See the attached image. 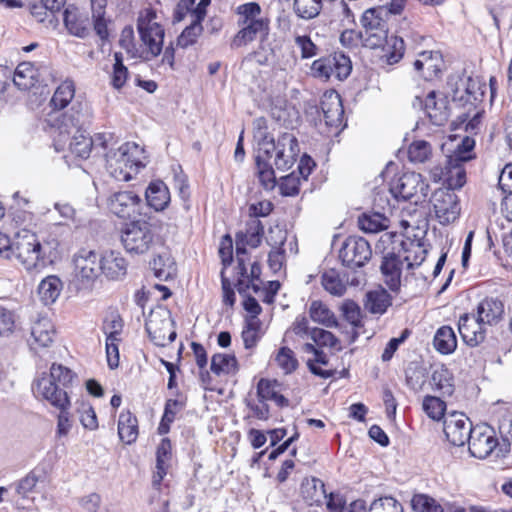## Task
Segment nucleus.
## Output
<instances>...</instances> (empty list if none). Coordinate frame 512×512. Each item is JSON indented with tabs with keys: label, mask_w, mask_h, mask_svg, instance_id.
<instances>
[{
	"label": "nucleus",
	"mask_w": 512,
	"mask_h": 512,
	"mask_svg": "<svg viewBox=\"0 0 512 512\" xmlns=\"http://www.w3.org/2000/svg\"><path fill=\"white\" fill-rule=\"evenodd\" d=\"M264 118L254 121V137L258 139V155L256 156L257 174L265 189L275 186L273 166L280 171L289 170L295 163L299 153L297 138L292 133L281 134L277 142L266 133Z\"/></svg>",
	"instance_id": "obj_1"
},
{
	"label": "nucleus",
	"mask_w": 512,
	"mask_h": 512,
	"mask_svg": "<svg viewBox=\"0 0 512 512\" xmlns=\"http://www.w3.org/2000/svg\"><path fill=\"white\" fill-rule=\"evenodd\" d=\"M74 373L61 364H52L49 374H43L33 386L34 394L42 397L52 406L60 410L57 418L56 436L58 438L68 435L72 424L69 409L71 406L67 389L74 379Z\"/></svg>",
	"instance_id": "obj_2"
},
{
	"label": "nucleus",
	"mask_w": 512,
	"mask_h": 512,
	"mask_svg": "<svg viewBox=\"0 0 512 512\" xmlns=\"http://www.w3.org/2000/svg\"><path fill=\"white\" fill-rule=\"evenodd\" d=\"M144 150L136 143L127 142L106 154V169L117 181L127 182L145 167Z\"/></svg>",
	"instance_id": "obj_3"
},
{
	"label": "nucleus",
	"mask_w": 512,
	"mask_h": 512,
	"mask_svg": "<svg viewBox=\"0 0 512 512\" xmlns=\"http://www.w3.org/2000/svg\"><path fill=\"white\" fill-rule=\"evenodd\" d=\"M12 256L27 270L37 271L51 262L47 247L43 245L36 233L22 229L13 239Z\"/></svg>",
	"instance_id": "obj_4"
},
{
	"label": "nucleus",
	"mask_w": 512,
	"mask_h": 512,
	"mask_svg": "<svg viewBox=\"0 0 512 512\" xmlns=\"http://www.w3.org/2000/svg\"><path fill=\"white\" fill-rule=\"evenodd\" d=\"M137 31L144 47L142 57L152 60L163 50L165 29L158 21L157 13L152 8L142 9L137 18Z\"/></svg>",
	"instance_id": "obj_5"
},
{
	"label": "nucleus",
	"mask_w": 512,
	"mask_h": 512,
	"mask_svg": "<svg viewBox=\"0 0 512 512\" xmlns=\"http://www.w3.org/2000/svg\"><path fill=\"white\" fill-rule=\"evenodd\" d=\"M152 225L146 220L127 223L121 232V242L128 253L144 254L154 243Z\"/></svg>",
	"instance_id": "obj_6"
},
{
	"label": "nucleus",
	"mask_w": 512,
	"mask_h": 512,
	"mask_svg": "<svg viewBox=\"0 0 512 512\" xmlns=\"http://www.w3.org/2000/svg\"><path fill=\"white\" fill-rule=\"evenodd\" d=\"M382 8L367 9L361 17L362 45L374 49L381 47L387 39L388 27Z\"/></svg>",
	"instance_id": "obj_7"
},
{
	"label": "nucleus",
	"mask_w": 512,
	"mask_h": 512,
	"mask_svg": "<svg viewBox=\"0 0 512 512\" xmlns=\"http://www.w3.org/2000/svg\"><path fill=\"white\" fill-rule=\"evenodd\" d=\"M428 184L425 183L421 174L416 172H405L393 178L390 183V192L396 199L411 200L418 203L424 201L428 193Z\"/></svg>",
	"instance_id": "obj_8"
},
{
	"label": "nucleus",
	"mask_w": 512,
	"mask_h": 512,
	"mask_svg": "<svg viewBox=\"0 0 512 512\" xmlns=\"http://www.w3.org/2000/svg\"><path fill=\"white\" fill-rule=\"evenodd\" d=\"M352 71V63L342 52H335L315 60L311 65V73L316 78L329 80L334 77L339 81L346 79Z\"/></svg>",
	"instance_id": "obj_9"
},
{
	"label": "nucleus",
	"mask_w": 512,
	"mask_h": 512,
	"mask_svg": "<svg viewBox=\"0 0 512 512\" xmlns=\"http://www.w3.org/2000/svg\"><path fill=\"white\" fill-rule=\"evenodd\" d=\"M431 203L436 218L442 225L454 222L460 215L459 198L454 189L439 188L431 197Z\"/></svg>",
	"instance_id": "obj_10"
},
{
	"label": "nucleus",
	"mask_w": 512,
	"mask_h": 512,
	"mask_svg": "<svg viewBox=\"0 0 512 512\" xmlns=\"http://www.w3.org/2000/svg\"><path fill=\"white\" fill-rule=\"evenodd\" d=\"M471 456L478 459H486L493 454L499 456V441L494 429L488 425L474 427L468 441Z\"/></svg>",
	"instance_id": "obj_11"
},
{
	"label": "nucleus",
	"mask_w": 512,
	"mask_h": 512,
	"mask_svg": "<svg viewBox=\"0 0 512 512\" xmlns=\"http://www.w3.org/2000/svg\"><path fill=\"white\" fill-rule=\"evenodd\" d=\"M145 329L150 340L157 346L164 347L176 338L173 322L166 311L151 312L146 319Z\"/></svg>",
	"instance_id": "obj_12"
},
{
	"label": "nucleus",
	"mask_w": 512,
	"mask_h": 512,
	"mask_svg": "<svg viewBox=\"0 0 512 512\" xmlns=\"http://www.w3.org/2000/svg\"><path fill=\"white\" fill-rule=\"evenodd\" d=\"M371 255L369 242L358 236L348 237L339 251L342 263L353 269L364 266L370 260Z\"/></svg>",
	"instance_id": "obj_13"
},
{
	"label": "nucleus",
	"mask_w": 512,
	"mask_h": 512,
	"mask_svg": "<svg viewBox=\"0 0 512 512\" xmlns=\"http://www.w3.org/2000/svg\"><path fill=\"white\" fill-rule=\"evenodd\" d=\"M74 271L82 282L95 281L102 273V255L85 248L79 250L74 256Z\"/></svg>",
	"instance_id": "obj_14"
},
{
	"label": "nucleus",
	"mask_w": 512,
	"mask_h": 512,
	"mask_svg": "<svg viewBox=\"0 0 512 512\" xmlns=\"http://www.w3.org/2000/svg\"><path fill=\"white\" fill-rule=\"evenodd\" d=\"M431 176L435 182H443L447 189H460L466 183V170L464 163L454 161V158L447 156L444 167L436 166L431 169Z\"/></svg>",
	"instance_id": "obj_15"
},
{
	"label": "nucleus",
	"mask_w": 512,
	"mask_h": 512,
	"mask_svg": "<svg viewBox=\"0 0 512 512\" xmlns=\"http://www.w3.org/2000/svg\"><path fill=\"white\" fill-rule=\"evenodd\" d=\"M474 431L471 421L463 413H452L444 420V433L454 446H463Z\"/></svg>",
	"instance_id": "obj_16"
},
{
	"label": "nucleus",
	"mask_w": 512,
	"mask_h": 512,
	"mask_svg": "<svg viewBox=\"0 0 512 512\" xmlns=\"http://www.w3.org/2000/svg\"><path fill=\"white\" fill-rule=\"evenodd\" d=\"M458 331L464 343L470 347L478 346L486 337V325L470 314L460 316Z\"/></svg>",
	"instance_id": "obj_17"
},
{
	"label": "nucleus",
	"mask_w": 512,
	"mask_h": 512,
	"mask_svg": "<svg viewBox=\"0 0 512 512\" xmlns=\"http://www.w3.org/2000/svg\"><path fill=\"white\" fill-rule=\"evenodd\" d=\"M241 29L231 40V48H240L254 41L257 37L266 38L269 32L268 20H253L248 22L238 21Z\"/></svg>",
	"instance_id": "obj_18"
},
{
	"label": "nucleus",
	"mask_w": 512,
	"mask_h": 512,
	"mask_svg": "<svg viewBox=\"0 0 512 512\" xmlns=\"http://www.w3.org/2000/svg\"><path fill=\"white\" fill-rule=\"evenodd\" d=\"M141 198L133 191L114 193L109 199V209L120 218H127L139 212Z\"/></svg>",
	"instance_id": "obj_19"
},
{
	"label": "nucleus",
	"mask_w": 512,
	"mask_h": 512,
	"mask_svg": "<svg viewBox=\"0 0 512 512\" xmlns=\"http://www.w3.org/2000/svg\"><path fill=\"white\" fill-rule=\"evenodd\" d=\"M321 109L326 126L338 131L344 121V109L339 94L325 95L321 101Z\"/></svg>",
	"instance_id": "obj_20"
},
{
	"label": "nucleus",
	"mask_w": 512,
	"mask_h": 512,
	"mask_svg": "<svg viewBox=\"0 0 512 512\" xmlns=\"http://www.w3.org/2000/svg\"><path fill=\"white\" fill-rule=\"evenodd\" d=\"M443 67V57L439 51H422L419 59L414 62V69L421 73L425 80L438 77Z\"/></svg>",
	"instance_id": "obj_21"
},
{
	"label": "nucleus",
	"mask_w": 512,
	"mask_h": 512,
	"mask_svg": "<svg viewBox=\"0 0 512 512\" xmlns=\"http://www.w3.org/2000/svg\"><path fill=\"white\" fill-rule=\"evenodd\" d=\"M476 316L486 326L497 325L503 319L504 304L498 298L486 297L477 305Z\"/></svg>",
	"instance_id": "obj_22"
},
{
	"label": "nucleus",
	"mask_w": 512,
	"mask_h": 512,
	"mask_svg": "<svg viewBox=\"0 0 512 512\" xmlns=\"http://www.w3.org/2000/svg\"><path fill=\"white\" fill-rule=\"evenodd\" d=\"M63 21L66 29L73 36L84 39L90 34V21L88 16L75 7L65 9Z\"/></svg>",
	"instance_id": "obj_23"
},
{
	"label": "nucleus",
	"mask_w": 512,
	"mask_h": 512,
	"mask_svg": "<svg viewBox=\"0 0 512 512\" xmlns=\"http://www.w3.org/2000/svg\"><path fill=\"white\" fill-rule=\"evenodd\" d=\"M30 334L33 339L32 344L45 348L54 341L56 330L49 317L38 315L31 323Z\"/></svg>",
	"instance_id": "obj_24"
},
{
	"label": "nucleus",
	"mask_w": 512,
	"mask_h": 512,
	"mask_svg": "<svg viewBox=\"0 0 512 512\" xmlns=\"http://www.w3.org/2000/svg\"><path fill=\"white\" fill-rule=\"evenodd\" d=\"M128 263L121 252L109 250L102 254V274L110 280H120L127 273Z\"/></svg>",
	"instance_id": "obj_25"
},
{
	"label": "nucleus",
	"mask_w": 512,
	"mask_h": 512,
	"mask_svg": "<svg viewBox=\"0 0 512 512\" xmlns=\"http://www.w3.org/2000/svg\"><path fill=\"white\" fill-rule=\"evenodd\" d=\"M403 261L399 255L389 253L384 256L381 271L386 285L392 291H397L401 285V271Z\"/></svg>",
	"instance_id": "obj_26"
},
{
	"label": "nucleus",
	"mask_w": 512,
	"mask_h": 512,
	"mask_svg": "<svg viewBox=\"0 0 512 512\" xmlns=\"http://www.w3.org/2000/svg\"><path fill=\"white\" fill-rule=\"evenodd\" d=\"M424 109L430 121L436 126H443L450 116L447 101L444 98L437 99L435 91H431L426 96Z\"/></svg>",
	"instance_id": "obj_27"
},
{
	"label": "nucleus",
	"mask_w": 512,
	"mask_h": 512,
	"mask_svg": "<svg viewBox=\"0 0 512 512\" xmlns=\"http://www.w3.org/2000/svg\"><path fill=\"white\" fill-rule=\"evenodd\" d=\"M145 198L147 204L155 211H163L170 203V192L163 181L157 180L149 184Z\"/></svg>",
	"instance_id": "obj_28"
},
{
	"label": "nucleus",
	"mask_w": 512,
	"mask_h": 512,
	"mask_svg": "<svg viewBox=\"0 0 512 512\" xmlns=\"http://www.w3.org/2000/svg\"><path fill=\"white\" fill-rule=\"evenodd\" d=\"M280 384L276 380L262 378L257 384V396L260 402L274 401L278 407H287L289 401L280 393Z\"/></svg>",
	"instance_id": "obj_29"
},
{
	"label": "nucleus",
	"mask_w": 512,
	"mask_h": 512,
	"mask_svg": "<svg viewBox=\"0 0 512 512\" xmlns=\"http://www.w3.org/2000/svg\"><path fill=\"white\" fill-rule=\"evenodd\" d=\"M39 79L38 69L32 62H21L15 69L13 82L20 90L32 88Z\"/></svg>",
	"instance_id": "obj_30"
},
{
	"label": "nucleus",
	"mask_w": 512,
	"mask_h": 512,
	"mask_svg": "<svg viewBox=\"0 0 512 512\" xmlns=\"http://www.w3.org/2000/svg\"><path fill=\"white\" fill-rule=\"evenodd\" d=\"M118 435L125 444H132L138 438V421L130 411H123L118 419Z\"/></svg>",
	"instance_id": "obj_31"
},
{
	"label": "nucleus",
	"mask_w": 512,
	"mask_h": 512,
	"mask_svg": "<svg viewBox=\"0 0 512 512\" xmlns=\"http://www.w3.org/2000/svg\"><path fill=\"white\" fill-rule=\"evenodd\" d=\"M392 304L390 294L384 289L369 291L366 294L364 307L372 314H384Z\"/></svg>",
	"instance_id": "obj_32"
},
{
	"label": "nucleus",
	"mask_w": 512,
	"mask_h": 512,
	"mask_svg": "<svg viewBox=\"0 0 512 512\" xmlns=\"http://www.w3.org/2000/svg\"><path fill=\"white\" fill-rule=\"evenodd\" d=\"M171 457V442L168 438L161 440L156 451V472L153 475V483L159 485L167 474Z\"/></svg>",
	"instance_id": "obj_33"
},
{
	"label": "nucleus",
	"mask_w": 512,
	"mask_h": 512,
	"mask_svg": "<svg viewBox=\"0 0 512 512\" xmlns=\"http://www.w3.org/2000/svg\"><path fill=\"white\" fill-rule=\"evenodd\" d=\"M433 345L443 355L453 353L457 347V338L454 330L446 325L440 327L434 335Z\"/></svg>",
	"instance_id": "obj_34"
},
{
	"label": "nucleus",
	"mask_w": 512,
	"mask_h": 512,
	"mask_svg": "<svg viewBox=\"0 0 512 512\" xmlns=\"http://www.w3.org/2000/svg\"><path fill=\"white\" fill-rule=\"evenodd\" d=\"M61 290L62 282L54 275L43 279L38 286V294L45 305L54 303L59 297Z\"/></svg>",
	"instance_id": "obj_35"
},
{
	"label": "nucleus",
	"mask_w": 512,
	"mask_h": 512,
	"mask_svg": "<svg viewBox=\"0 0 512 512\" xmlns=\"http://www.w3.org/2000/svg\"><path fill=\"white\" fill-rule=\"evenodd\" d=\"M310 318L325 327L332 328L338 326V320L335 314L321 301H313L309 309Z\"/></svg>",
	"instance_id": "obj_36"
},
{
	"label": "nucleus",
	"mask_w": 512,
	"mask_h": 512,
	"mask_svg": "<svg viewBox=\"0 0 512 512\" xmlns=\"http://www.w3.org/2000/svg\"><path fill=\"white\" fill-rule=\"evenodd\" d=\"M381 47L383 50L382 58H384L389 65L398 63L404 55L405 44L404 40L400 37H387Z\"/></svg>",
	"instance_id": "obj_37"
},
{
	"label": "nucleus",
	"mask_w": 512,
	"mask_h": 512,
	"mask_svg": "<svg viewBox=\"0 0 512 512\" xmlns=\"http://www.w3.org/2000/svg\"><path fill=\"white\" fill-rule=\"evenodd\" d=\"M211 371L220 375L235 374L238 371V362L234 355L218 353L211 359Z\"/></svg>",
	"instance_id": "obj_38"
},
{
	"label": "nucleus",
	"mask_w": 512,
	"mask_h": 512,
	"mask_svg": "<svg viewBox=\"0 0 512 512\" xmlns=\"http://www.w3.org/2000/svg\"><path fill=\"white\" fill-rule=\"evenodd\" d=\"M433 147L426 140H414L408 147V159L414 164H423L431 160Z\"/></svg>",
	"instance_id": "obj_39"
},
{
	"label": "nucleus",
	"mask_w": 512,
	"mask_h": 512,
	"mask_svg": "<svg viewBox=\"0 0 512 512\" xmlns=\"http://www.w3.org/2000/svg\"><path fill=\"white\" fill-rule=\"evenodd\" d=\"M75 85L71 80L63 81L55 90L50 104L54 109H64L74 98Z\"/></svg>",
	"instance_id": "obj_40"
},
{
	"label": "nucleus",
	"mask_w": 512,
	"mask_h": 512,
	"mask_svg": "<svg viewBox=\"0 0 512 512\" xmlns=\"http://www.w3.org/2000/svg\"><path fill=\"white\" fill-rule=\"evenodd\" d=\"M321 284L327 292L337 297L343 296L347 288L340 274L334 269L327 270L322 274Z\"/></svg>",
	"instance_id": "obj_41"
},
{
	"label": "nucleus",
	"mask_w": 512,
	"mask_h": 512,
	"mask_svg": "<svg viewBox=\"0 0 512 512\" xmlns=\"http://www.w3.org/2000/svg\"><path fill=\"white\" fill-rule=\"evenodd\" d=\"M313 488L323 495L326 499V506L329 512H347L348 506L345 505V500L338 493H329L325 491L324 483L319 479L312 480Z\"/></svg>",
	"instance_id": "obj_42"
},
{
	"label": "nucleus",
	"mask_w": 512,
	"mask_h": 512,
	"mask_svg": "<svg viewBox=\"0 0 512 512\" xmlns=\"http://www.w3.org/2000/svg\"><path fill=\"white\" fill-rule=\"evenodd\" d=\"M358 225L366 233H378L388 228L389 220L379 213L363 214L358 219Z\"/></svg>",
	"instance_id": "obj_43"
},
{
	"label": "nucleus",
	"mask_w": 512,
	"mask_h": 512,
	"mask_svg": "<svg viewBox=\"0 0 512 512\" xmlns=\"http://www.w3.org/2000/svg\"><path fill=\"white\" fill-rule=\"evenodd\" d=\"M93 148L91 137L86 136L77 130L69 144V151L72 156L78 159H87Z\"/></svg>",
	"instance_id": "obj_44"
},
{
	"label": "nucleus",
	"mask_w": 512,
	"mask_h": 512,
	"mask_svg": "<svg viewBox=\"0 0 512 512\" xmlns=\"http://www.w3.org/2000/svg\"><path fill=\"white\" fill-rule=\"evenodd\" d=\"M240 233L242 234V239H244L248 246L257 248L260 245L264 234V226L256 217H250L246 223L245 232Z\"/></svg>",
	"instance_id": "obj_45"
},
{
	"label": "nucleus",
	"mask_w": 512,
	"mask_h": 512,
	"mask_svg": "<svg viewBox=\"0 0 512 512\" xmlns=\"http://www.w3.org/2000/svg\"><path fill=\"white\" fill-rule=\"evenodd\" d=\"M154 275L161 281H167L175 274V265L168 255H158L151 263Z\"/></svg>",
	"instance_id": "obj_46"
},
{
	"label": "nucleus",
	"mask_w": 512,
	"mask_h": 512,
	"mask_svg": "<svg viewBox=\"0 0 512 512\" xmlns=\"http://www.w3.org/2000/svg\"><path fill=\"white\" fill-rule=\"evenodd\" d=\"M431 383L433 387L443 395H451L453 393L454 386L452 374L443 366L433 371Z\"/></svg>",
	"instance_id": "obj_47"
},
{
	"label": "nucleus",
	"mask_w": 512,
	"mask_h": 512,
	"mask_svg": "<svg viewBox=\"0 0 512 512\" xmlns=\"http://www.w3.org/2000/svg\"><path fill=\"white\" fill-rule=\"evenodd\" d=\"M18 325L19 317L15 311L0 305V337H10L16 332Z\"/></svg>",
	"instance_id": "obj_48"
},
{
	"label": "nucleus",
	"mask_w": 512,
	"mask_h": 512,
	"mask_svg": "<svg viewBox=\"0 0 512 512\" xmlns=\"http://www.w3.org/2000/svg\"><path fill=\"white\" fill-rule=\"evenodd\" d=\"M322 9V0H294V11L303 19H313Z\"/></svg>",
	"instance_id": "obj_49"
},
{
	"label": "nucleus",
	"mask_w": 512,
	"mask_h": 512,
	"mask_svg": "<svg viewBox=\"0 0 512 512\" xmlns=\"http://www.w3.org/2000/svg\"><path fill=\"white\" fill-rule=\"evenodd\" d=\"M411 506L414 512H444L443 507L426 494H415L411 499Z\"/></svg>",
	"instance_id": "obj_50"
},
{
	"label": "nucleus",
	"mask_w": 512,
	"mask_h": 512,
	"mask_svg": "<svg viewBox=\"0 0 512 512\" xmlns=\"http://www.w3.org/2000/svg\"><path fill=\"white\" fill-rule=\"evenodd\" d=\"M422 408L429 418L438 421L445 414L446 404L436 396L427 395L423 399Z\"/></svg>",
	"instance_id": "obj_51"
},
{
	"label": "nucleus",
	"mask_w": 512,
	"mask_h": 512,
	"mask_svg": "<svg viewBox=\"0 0 512 512\" xmlns=\"http://www.w3.org/2000/svg\"><path fill=\"white\" fill-rule=\"evenodd\" d=\"M474 147L475 140L469 136H465L449 156L454 158V161L466 163L475 157L473 152Z\"/></svg>",
	"instance_id": "obj_52"
},
{
	"label": "nucleus",
	"mask_w": 512,
	"mask_h": 512,
	"mask_svg": "<svg viewBox=\"0 0 512 512\" xmlns=\"http://www.w3.org/2000/svg\"><path fill=\"white\" fill-rule=\"evenodd\" d=\"M114 60L111 84L115 89H120L125 85L129 72L127 67L123 64L121 53L116 52L114 54Z\"/></svg>",
	"instance_id": "obj_53"
},
{
	"label": "nucleus",
	"mask_w": 512,
	"mask_h": 512,
	"mask_svg": "<svg viewBox=\"0 0 512 512\" xmlns=\"http://www.w3.org/2000/svg\"><path fill=\"white\" fill-rule=\"evenodd\" d=\"M343 317L354 328L362 326V314L359 305L353 300L347 299L340 306Z\"/></svg>",
	"instance_id": "obj_54"
},
{
	"label": "nucleus",
	"mask_w": 512,
	"mask_h": 512,
	"mask_svg": "<svg viewBox=\"0 0 512 512\" xmlns=\"http://www.w3.org/2000/svg\"><path fill=\"white\" fill-rule=\"evenodd\" d=\"M277 365L285 374H290L298 367V360L294 352L288 347H281L275 357Z\"/></svg>",
	"instance_id": "obj_55"
},
{
	"label": "nucleus",
	"mask_w": 512,
	"mask_h": 512,
	"mask_svg": "<svg viewBox=\"0 0 512 512\" xmlns=\"http://www.w3.org/2000/svg\"><path fill=\"white\" fill-rule=\"evenodd\" d=\"M203 27L201 23L191 20V24L186 27L180 36L177 38V45L182 48H187L196 43L197 38L202 33Z\"/></svg>",
	"instance_id": "obj_56"
},
{
	"label": "nucleus",
	"mask_w": 512,
	"mask_h": 512,
	"mask_svg": "<svg viewBox=\"0 0 512 512\" xmlns=\"http://www.w3.org/2000/svg\"><path fill=\"white\" fill-rule=\"evenodd\" d=\"M259 322L257 319H246L245 327L242 331V339L246 349L253 348L259 340Z\"/></svg>",
	"instance_id": "obj_57"
},
{
	"label": "nucleus",
	"mask_w": 512,
	"mask_h": 512,
	"mask_svg": "<svg viewBox=\"0 0 512 512\" xmlns=\"http://www.w3.org/2000/svg\"><path fill=\"white\" fill-rule=\"evenodd\" d=\"M369 512H403V507L395 498L386 496L374 500Z\"/></svg>",
	"instance_id": "obj_58"
},
{
	"label": "nucleus",
	"mask_w": 512,
	"mask_h": 512,
	"mask_svg": "<svg viewBox=\"0 0 512 512\" xmlns=\"http://www.w3.org/2000/svg\"><path fill=\"white\" fill-rule=\"evenodd\" d=\"M310 337L318 346L323 347L334 348L339 342L330 331L317 327L310 330Z\"/></svg>",
	"instance_id": "obj_59"
},
{
	"label": "nucleus",
	"mask_w": 512,
	"mask_h": 512,
	"mask_svg": "<svg viewBox=\"0 0 512 512\" xmlns=\"http://www.w3.org/2000/svg\"><path fill=\"white\" fill-rule=\"evenodd\" d=\"M122 329L123 321L118 314H111L105 319L103 331L106 335V338L120 339Z\"/></svg>",
	"instance_id": "obj_60"
},
{
	"label": "nucleus",
	"mask_w": 512,
	"mask_h": 512,
	"mask_svg": "<svg viewBox=\"0 0 512 512\" xmlns=\"http://www.w3.org/2000/svg\"><path fill=\"white\" fill-rule=\"evenodd\" d=\"M237 13L239 14L240 22H248L253 20H266L259 17L261 14V7L256 2H249L238 6Z\"/></svg>",
	"instance_id": "obj_61"
},
{
	"label": "nucleus",
	"mask_w": 512,
	"mask_h": 512,
	"mask_svg": "<svg viewBox=\"0 0 512 512\" xmlns=\"http://www.w3.org/2000/svg\"><path fill=\"white\" fill-rule=\"evenodd\" d=\"M409 249H406L407 255L404 256V259L402 260L403 263L406 262L407 268L412 269L415 266H419L422 264V262L425 259L426 251L419 245L410 243Z\"/></svg>",
	"instance_id": "obj_62"
},
{
	"label": "nucleus",
	"mask_w": 512,
	"mask_h": 512,
	"mask_svg": "<svg viewBox=\"0 0 512 512\" xmlns=\"http://www.w3.org/2000/svg\"><path fill=\"white\" fill-rule=\"evenodd\" d=\"M294 41L297 47L300 48L302 59H309L318 54L319 49L309 36L296 35Z\"/></svg>",
	"instance_id": "obj_63"
},
{
	"label": "nucleus",
	"mask_w": 512,
	"mask_h": 512,
	"mask_svg": "<svg viewBox=\"0 0 512 512\" xmlns=\"http://www.w3.org/2000/svg\"><path fill=\"white\" fill-rule=\"evenodd\" d=\"M79 414L80 422L85 429L96 430L98 428L97 416L92 406L82 404Z\"/></svg>",
	"instance_id": "obj_64"
}]
</instances>
